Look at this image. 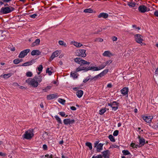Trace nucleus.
Wrapping results in <instances>:
<instances>
[{
  "instance_id": "393cba45",
  "label": "nucleus",
  "mask_w": 158,
  "mask_h": 158,
  "mask_svg": "<svg viewBox=\"0 0 158 158\" xmlns=\"http://www.w3.org/2000/svg\"><path fill=\"white\" fill-rule=\"evenodd\" d=\"M138 138L139 139V145L140 146L144 145L145 143V139L143 138H141L140 136H139Z\"/></svg>"
},
{
  "instance_id": "4c0bfd02",
  "label": "nucleus",
  "mask_w": 158,
  "mask_h": 158,
  "mask_svg": "<svg viewBox=\"0 0 158 158\" xmlns=\"http://www.w3.org/2000/svg\"><path fill=\"white\" fill-rule=\"evenodd\" d=\"M59 44L60 45L63 46L64 47H66L67 46L66 44L64 41L62 40H60L58 42Z\"/></svg>"
},
{
  "instance_id": "ea45409f",
  "label": "nucleus",
  "mask_w": 158,
  "mask_h": 158,
  "mask_svg": "<svg viewBox=\"0 0 158 158\" xmlns=\"http://www.w3.org/2000/svg\"><path fill=\"white\" fill-rule=\"evenodd\" d=\"M41 158H53L52 155H49L47 154L45 156H43L41 157Z\"/></svg>"
},
{
  "instance_id": "79ce46f5",
  "label": "nucleus",
  "mask_w": 158,
  "mask_h": 158,
  "mask_svg": "<svg viewBox=\"0 0 158 158\" xmlns=\"http://www.w3.org/2000/svg\"><path fill=\"white\" fill-rule=\"evenodd\" d=\"M108 138L111 141L113 142L115 141L114 138L112 135H110L109 136Z\"/></svg>"
},
{
  "instance_id": "412c9836",
  "label": "nucleus",
  "mask_w": 158,
  "mask_h": 158,
  "mask_svg": "<svg viewBox=\"0 0 158 158\" xmlns=\"http://www.w3.org/2000/svg\"><path fill=\"white\" fill-rule=\"evenodd\" d=\"M72 44L77 48H80L83 46V44L80 42H78L75 41L71 42Z\"/></svg>"
},
{
  "instance_id": "0eeeda50",
  "label": "nucleus",
  "mask_w": 158,
  "mask_h": 158,
  "mask_svg": "<svg viewBox=\"0 0 158 158\" xmlns=\"http://www.w3.org/2000/svg\"><path fill=\"white\" fill-rule=\"evenodd\" d=\"M105 67V66H99L98 67H96V66H89L87 68L86 71L92 70L93 71H97L103 69Z\"/></svg>"
},
{
  "instance_id": "aec40b11",
  "label": "nucleus",
  "mask_w": 158,
  "mask_h": 158,
  "mask_svg": "<svg viewBox=\"0 0 158 158\" xmlns=\"http://www.w3.org/2000/svg\"><path fill=\"white\" fill-rule=\"evenodd\" d=\"M102 154L104 158H109L110 152L109 150H106L103 152Z\"/></svg>"
},
{
  "instance_id": "ddd939ff",
  "label": "nucleus",
  "mask_w": 158,
  "mask_h": 158,
  "mask_svg": "<svg viewBox=\"0 0 158 158\" xmlns=\"http://www.w3.org/2000/svg\"><path fill=\"white\" fill-rule=\"evenodd\" d=\"M63 122L65 125H70L74 123L75 120L74 119H71L70 118H66L63 120Z\"/></svg>"
},
{
  "instance_id": "dca6fc26",
  "label": "nucleus",
  "mask_w": 158,
  "mask_h": 158,
  "mask_svg": "<svg viewBox=\"0 0 158 158\" xmlns=\"http://www.w3.org/2000/svg\"><path fill=\"white\" fill-rule=\"evenodd\" d=\"M108 69H105L101 72L100 74L96 75L95 77L97 78L102 77L105 75L108 72Z\"/></svg>"
},
{
  "instance_id": "9b49d317",
  "label": "nucleus",
  "mask_w": 158,
  "mask_h": 158,
  "mask_svg": "<svg viewBox=\"0 0 158 158\" xmlns=\"http://www.w3.org/2000/svg\"><path fill=\"white\" fill-rule=\"evenodd\" d=\"M61 53V51L59 50H56L53 52L50 57V60H52L54 58L58 56Z\"/></svg>"
},
{
  "instance_id": "c03bdc74",
  "label": "nucleus",
  "mask_w": 158,
  "mask_h": 158,
  "mask_svg": "<svg viewBox=\"0 0 158 158\" xmlns=\"http://www.w3.org/2000/svg\"><path fill=\"white\" fill-rule=\"evenodd\" d=\"M59 114L62 117H68V115H66L65 113L64 112H60L59 113Z\"/></svg>"
},
{
  "instance_id": "c85d7f7f",
  "label": "nucleus",
  "mask_w": 158,
  "mask_h": 158,
  "mask_svg": "<svg viewBox=\"0 0 158 158\" xmlns=\"http://www.w3.org/2000/svg\"><path fill=\"white\" fill-rule=\"evenodd\" d=\"M108 14H107L106 13H100L98 17L99 18L102 17L103 18L106 19L108 17Z\"/></svg>"
},
{
  "instance_id": "4be33fe9",
  "label": "nucleus",
  "mask_w": 158,
  "mask_h": 158,
  "mask_svg": "<svg viewBox=\"0 0 158 158\" xmlns=\"http://www.w3.org/2000/svg\"><path fill=\"white\" fill-rule=\"evenodd\" d=\"M41 54V52L38 50H34L32 51L31 54L32 56L39 55Z\"/></svg>"
},
{
  "instance_id": "b1692460",
  "label": "nucleus",
  "mask_w": 158,
  "mask_h": 158,
  "mask_svg": "<svg viewBox=\"0 0 158 158\" xmlns=\"http://www.w3.org/2000/svg\"><path fill=\"white\" fill-rule=\"evenodd\" d=\"M40 42V39H36L35 41L32 43L31 46V47H34L35 46H36L38 45L39 44Z\"/></svg>"
},
{
  "instance_id": "e433bc0d",
  "label": "nucleus",
  "mask_w": 158,
  "mask_h": 158,
  "mask_svg": "<svg viewBox=\"0 0 158 158\" xmlns=\"http://www.w3.org/2000/svg\"><path fill=\"white\" fill-rule=\"evenodd\" d=\"M112 62V61L111 60H108L106 61L105 63H103L102 65L101 66H103L104 65L105 66H105L108 64H111Z\"/></svg>"
},
{
  "instance_id": "f704fd0d",
  "label": "nucleus",
  "mask_w": 158,
  "mask_h": 158,
  "mask_svg": "<svg viewBox=\"0 0 158 158\" xmlns=\"http://www.w3.org/2000/svg\"><path fill=\"white\" fill-rule=\"evenodd\" d=\"M33 64L32 61H28L23 63L22 64V66H26L32 65Z\"/></svg>"
},
{
  "instance_id": "13d9d810",
  "label": "nucleus",
  "mask_w": 158,
  "mask_h": 158,
  "mask_svg": "<svg viewBox=\"0 0 158 158\" xmlns=\"http://www.w3.org/2000/svg\"><path fill=\"white\" fill-rule=\"evenodd\" d=\"M112 40L114 41H116L117 40V38L116 37L114 36L112 37Z\"/></svg>"
},
{
  "instance_id": "a18cd8bd",
  "label": "nucleus",
  "mask_w": 158,
  "mask_h": 158,
  "mask_svg": "<svg viewBox=\"0 0 158 158\" xmlns=\"http://www.w3.org/2000/svg\"><path fill=\"white\" fill-rule=\"evenodd\" d=\"M86 145L88 147L90 150L92 149V144L90 142H86L85 143Z\"/></svg>"
},
{
  "instance_id": "f257e3e1",
  "label": "nucleus",
  "mask_w": 158,
  "mask_h": 158,
  "mask_svg": "<svg viewBox=\"0 0 158 158\" xmlns=\"http://www.w3.org/2000/svg\"><path fill=\"white\" fill-rule=\"evenodd\" d=\"M42 81V77L35 76L34 78H29L26 81V82L28 85L34 87L38 86L39 83Z\"/></svg>"
},
{
  "instance_id": "3c124183",
  "label": "nucleus",
  "mask_w": 158,
  "mask_h": 158,
  "mask_svg": "<svg viewBox=\"0 0 158 158\" xmlns=\"http://www.w3.org/2000/svg\"><path fill=\"white\" fill-rule=\"evenodd\" d=\"M118 133V130L115 131L113 133V135L114 136H117Z\"/></svg>"
},
{
  "instance_id": "c756f323",
  "label": "nucleus",
  "mask_w": 158,
  "mask_h": 158,
  "mask_svg": "<svg viewBox=\"0 0 158 158\" xmlns=\"http://www.w3.org/2000/svg\"><path fill=\"white\" fill-rule=\"evenodd\" d=\"M86 69L84 67L80 66L78 67L76 70V72H79L82 70H84L85 71H86Z\"/></svg>"
},
{
  "instance_id": "6e6552de",
  "label": "nucleus",
  "mask_w": 158,
  "mask_h": 158,
  "mask_svg": "<svg viewBox=\"0 0 158 158\" xmlns=\"http://www.w3.org/2000/svg\"><path fill=\"white\" fill-rule=\"evenodd\" d=\"M14 10V8L11 7H3L1 8V11L4 14H6Z\"/></svg>"
},
{
  "instance_id": "8fccbe9b",
  "label": "nucleus",
  "mask_w": 158,
  "mask_h": 158,
  "mask_svg": "<svg viewBox=\"0 0 158 158\" xmlns=\"http://www.w3.org/2000/svg\"><path fill=\"white\" fill-rule=\"evenodd\" d=\"M46 72V73H48L49 75H51L52 73L51 71L49 70V68H47V69Z\"/></svg>"
},
{
  "instance_id": "bb28decb",
  "label": "nucleus",
  "mask_w": 158,
  "mask_h": 158,
  "mask_svg": "<svg viewBox=\"0 0 158 158\" xmlns=\"http://www.w3.org/2000/svg\"><path fill=\"white\" fill-rule=\"evenodd\" d=\"M103 144L101 143L98 144L96 147L97 148V150L98 152H100L102 150Z\"/></svg>"
},
{
  "instance_id": "473e14b6",
  "label": "nucleus",
  "mask_w": 158,
  "mask_h": 158,
  "mask_svg": "<svg viewBox=\"0 0 158 158\" xmlns=\"http://www.w3.org/2000/svg\"><path fill=\"white\" fill-rule=\"evenodd\" d=\"M84 12L85 13H94V10H92V9L88 8L84 10Z\"/></svg>"
},
{
  "instance_id": "c9c22d12",
  "label": "nucleus",
  "mask_w": 158,
  "mask_h": 158,
  "mask_svg": "<svg viewBox=\"0 0 158 158\" xmlns=\"http://www.w3.org/2000/svg\"><path fill=\"white\" fill-rule=\"evenodd\" d=\"M54 117L58 123L60 124H62V123L61 119L58 115H56L54 116Z\"/></svg>"
},
{
  "instance_id": "bf43d9fd",
  "label": "nucleus",
  "mask_w": 158,
  "mask_h": 158,
  "mask_svg": "<svg viewBox=\"0 0 158 158\" xmlns=\"http://www.w3.org/2000/svg\"><path fill=\"white\" fill-rule=\"evenodd\" d=\"M112 86V84L110 83H109L107 84V88H111Z\"/></svg>"
},
{
  "instance_id": "72a5a7b5",
  "label": "nucleus",
  "mask_w": 158,
  "mask_h": 158,
  "mask_svg": "<svg viewBox=\"0 0 158 158\" xmlns=\"http://www.w3.org/2000/svg\"><path fill=\"white\" fill-rule=\"evenodd\" d=\"M127 4L130 7H133L135 6L136 3L135 2H127Z\"/></svg>"
},
{
  "instance_id": "a878e982",
  "label": "nucleus",
  "mask_w": 158,
  "mask_h": 158,
  "mask_svg": "<svg viewBox=\"0 0 158 158\" xmlns=\"http://www.w3.org/2000/svg\"><path fill=\"white\" fill-rule=\"evenodd\" d=\"M43 69V67L42 65H39L37 68V73L39 75L40 74L41 72L42 71Z\"/></svg>"
},
{
  "instance_id": "f3484780",
  "label": "nucleus",
  "mask_w": 158,
  "mask_h": 158,
  "mask_svg": "<svg viewBox=\"0 0 158 158\" xmlns=\"http://www.w3.org/2000/svg\"><path fill=\"white\" fill-rule=\"evenodd\" d=\"M108 69H105L101 72L100 74L96 75L95 77L97 78L102 77L105 75L108 72Z\"/></svg>"
},
{
  "instance_id": "052dcab7",
  "label": "nucleus",
  "mask_w": 158,
  "mask_h": 158,
  "mask_svg": "<svg viewBox=\"0 0 158 158\" xmlns=\"http://www.w3.org/2000/svg\"><path fill=\"white\" fill-rule=\"evenodd\" d=\"M71 109L73 110H76V108L73 106L71 107Z\"/></svg>"
},
{
  "instance_id": "49530a36",
  "label": "nucleus",
  "mask_w": 158,
  "mask_h": 158,
  "mask_svg": "<svg viewBox=\"0 0 158 158\" xmlns=\"http://www.w3.org/2000/svg\"><path fill=\"white\" fill-rule=\"evenodd\" d=\"M122 153L124 155H127L130 154V152L127 150H124L123 151Z\"/></svg>"
},
{
  "instance_id": "6e6d98bb",
  "label": "nucleus",
  "mask_w": 158,
  "mask_h": 158,
  "mask_svg": "<svg viewBox=\"0 0 158 158\" xmlns=\"http://www.w3.org/2000/svg\"><path fill=\"white\" fill-rule=\"evenodd\" d=\"M110 147L112 148H119V147L118 145L114 144L112 145Z\"/></svg>"
},
{
  "instance_id": "a19ab883",
  "label": "nucleus",
  "mask_w": 158,
  "mask_h": 158,
  "mask_svg": "<svg viewBox=\"0 0 158 158\" xmlns=\"http://www.w3.org/2000/svg\"><path fill=\"white\" fill-rule=\"evenodd\" d=\"M22 61V59H17L14 60L13 61V62L15 64H17L21 62Z\"/></svg>"
},
{
  "instance_id": "09e8293b",
  "label": "nucleus",
  "mask_w": 158,
  "mask_h": 158,
  "mask_svg": "<svg viewBox=\"0 0 158 158\" xmlns=\"http://www.w3.org/2000/svg\"><path fill=\"white\" fill-rule=\"evenodd\" d=\"M92 158H102V156L101 155H94Z\"/></svg>"
},
{
  "instance_id": "2f4dec72",
  "label": "nucleus",
  "mask_w": 158,
  "mask_h": 158,
  "mask_svg": "<svg viewBox=\"0 0 158 158\" xmlns=\"http://www.w3.org/2000/svg\"><path fill=\"white\" fill-rule=\"evenodd\" d=\"M107 109L106 107L102 108L99 111V114L100 115L103 114L106 111Z\"/></svg>"
},
{
  "instance_id": "423d86ee",
  "label": "nucleus",
  "mask_w": 158,
  "mask_h": 158,
  "mask_svg": "<svg viewBox=\"0 0 158 158\" xmlns=\"http://www.w3.org/2000/svg\"><path fill=\"white\" fill-rule=\"evenodd\" d=\"M108 105L112 108V110L115 111L118 109L119 104L116 101H114L108 103Z\"/></svg>"
},
{
  "instance_id": "864d4df0",
  "label": "nucleus",
  "mask_w": 158,
  "mask_h": 158,
  "mask_svg": "<svg viewBox=\"0 0 158 158\" xmlns=\"http://www.w3.org/2000/svg\"><path fill=\"white\" fill-rule=\"evenodd\" d=\"M37 16V15L36 14H33V15H30V17L31 18H35L36 16Z\"/></svg>"
},
{
  "instance_id": "58836bf2",
  "label": "nucleus",
  "mask_w": 158,
  "mask_h": 158,
  "mask_svg": "<svg viewBox=\"0 0 158 158\" xmlns=\"http://www.w3.org/2000/svg\"><path fill=\"white\" fill-rule=\"evenodd\" d=\"M70 75L71 76L73 77L74 79L77 78V77L78 76L77 75L76 72L75 73L71 72L70 74Z\"/></svg>"
},
{
  "instance_id": "37998d69",
  "label": "nucleus",
  "mask_w": 158,
  "mask_h": 158,
  "mask_svg": "<svg viewBox=\"0 0 158 158\" xmlns=\"http://www.w3.org/2000/svg\"><path fill=\"white\" fill-rule=\"evenodd\" d=\"M58 102L64 105L65 103V101L61 98H59L58 100Z\"/></svg>"
},
{
  "instance_id": "338daca9",
  "label": "nucleus",
  "mask_w": 158,
  "mask_h": 158,
  "mask_svg": "<svg viewBox=\"0 0 158 158\" xmlns=\"http://www.w3.org/2000/svg\"><path fill=\"white\" fill-rule=\"evenodd\" d=\"M64 56V54H61L59 56V57L60 58H62Z\"/></svg>"
},
{
  "instance_id": "774afa93",
  "label": "nucleus",
  "mask_w": 158,
  "mask_h": 158,
  "mask_svg": "<svg viewBox=\"0 0 158 158\" xmlns=\"http://www.w3.org/2000/svg\"><path fill=\"white\" fill-rule=\"evenodd\" d=\"M155 73L156 74H158V68L156 69L155 71Z\"/></svg>"
},
{
  "instance_id": "6ab92c4d",
  "label": "nucleus",
  "mask_w": 158,
  "mask_h": 158,
  "mask_svg": "<svg viewBox=\"0 0 158 158\" xmlns=\"http://www.w3.org/2000/svg\"><path fill=\"white\" fill-rule=\"evenodd\" d=\"M102 56H104L111 57L113 56V54L109 51H105L102 53Z\"/></svg>"
},
{
  "instance_id": "9d476101",
  "label": "nucleus",
  "mask_w": 158,
  "mask_h": 158,
  "mask_svg": "<svg viewBox=\"0 0 158 158\" xmlns=\"http://www.w3.org/2000/svg\"><path fill=\"white\" fill-rule=\"evenodd\" d=\"M141 117L145 122L149 123L151 122L153 118V116L148 115H142Z\"/></svg>"
},
{
  "instance_id": "20e7f679",
  "label": "nucleus",
  "mask_w": 158,
  "mask_h": 158,
  "mask_svg": "<svg viewBox=\"0 0 158 158\" xmlns=\"http://www.w3.org/2000/svg\"><path fill=\"white\" fill-rule=\"evenodd\" d=\"M86 52V50L85 49H78L76 50L75 54L77 56L85 57L87 55Z\"/></svg>"
},
{
  "instance_id": "cd10ccee",
  "label": "nucleus",
  "mask_w": 158,
  "mask_h": 158,
  "mask_svg": "<svg viewBox=\"0 0 158 158\" xmlns=\"http://www.w3.org/2000/svg\"><path fill=\"white\" fill-rule=\"evenodd\" d=\"M83 92L82 90L77 91L76 92V95L78 98H80L83 95Z\"/></svg>"
},
{
  "instance_id": "5fc2aeb1",
  "label": "nucleus",
  "mask_w": 158,
  "mask_h": 158,
  "mask_svg": "<svg viewBox=\"0 0 158 158\" xmlns=\"http://www.w3.org/2000/svg\"><path fill=\"white\" fill-rule=\"evenodd\" d=\"M154 15L158 18V10H156L154 13Z\"/></svg>"
},
{
  "instance_id": "5701e85b",
  "label": "nucleus",
  "mask_w": 158,
  "mask_h": 158,
  "mask_svg": "<svg viewBox=\"0 0 158 158\" xmlns=\"http://www.w3.org/2000/svg\"><path fill=\"white\" fill-rule=\"evenodd\" d=\"M57 97V96L56 94H53L48 95L47 96V99L48 100H51L55 98H56Z\"/></svg>"
},
{
  "instance_id": "1a4fd4ad",
  "label": "nucleus",
  "mask_w": 158,
  "mask_h": 158,
  "mask_svg": "<svg viewBox=\"0 0 158 158\" xmlns=\"http://www.w3.org/2000/svg\"><path fill=\"white\" fill-rule=\"evenodd\" d=\"M139 11L142 13H144L148 12L150 10V9L144 5L140 6L138 8Z\"/></svg>"
},
{
  "instance_id": "f03ea898",
  "label": "nucleus",
  "mask_w": 158,
  "mask_h": 158,
  "mask_svg": "<svg viewBox=\"0 0 158 158\" xmlns=\"http://www.w3.org/2000/svg\"><path fill=\"white\" fill-rule=\"evenodd\" d=\"M34 136V131L33 129H30L26 131L23 135L22 137L23 139L30 140Z\"/></svg>"
},
{
  "instance_id": "7c9ffc66",
  "label": "nucleus",
  "mask_w": 158,
  "mask_h": 158,
  "mask_svg": "<svg viewBox=\"0 0 158 158\" xmlns=\"http://www.w3.org/2000/svg\"><path fill=\"white\" fill-rule=\"evenodd\" d=\"M12 75L11 73H8L6 74L1 75L0 77H3L4 79H7L10 77Z\"/></svg>"
},
{
  "instance_id": "680f3d73",
  "label": "nucleus",
  "mask_w": 158,
  "mask_h": 158,
  "mask_svg": "<svg viewBox=\"0 0 158 158\" xmlns=\"http://www.w3.org/2000/svg\"><path fill=\"white\" fill-rule=\"evenodd\" d=\"M99 141H97L95 142V143H94V147H95L97 146L98 145V143H99Z\"/></svg>"
},
{
  "instance_id": "39448f33",
  "label": "nucleus",
  "mask_w": 158,
  "mask_h": 158,
  "mask_svg": "<svg viewBox=\"0 0 158 158\" xmlns=\"http://www.w3.org/2000/svg\"><path fill=\"white\" fill-rule=\"evenodd\" d=\"M74 60L75 62L78 64L81 65L85 64L89 65L90 64L89 62H87L86 61L79 57L75 58L74 59Z\"/></svg>"
},
{
  "instance_id": "a211bd4d",
  "label": "nucleus",
  "mask_w": 158,
  "mask_h": 158,
  "mask_svg": "<svg viewBox=\"0 0 158 158\" xmlns=\"http://www.w3.org/2000/svg\"><path fill=\"white\" fill-rule=\"evenodd\" d=\"M108 69H105L101 72L100 74L96 75L95 77L97 78L102 77L105 75L108 72Z\"/></svg>"
},
{
  "instance_id": "f8f14e48",
  "label": "nucleus",
  "mask_w": 158,
  "mask_h": 158,
  "mask_svg": "<svg viewBox=\"0 0 158 158\" xmlns=\"http://www.w3.org/2000/svg\"><path fill=\"white\" fill-rule=\"evenodd\" d=\"M30 49H27L21 51L19 56V57L20 58H23L26 56L30 52Z\"/></svg>"
},
{
  "instance_id": "e2e57ef3",
  "label": "nucleus",
  "mask_w": 158,
  "mask_h": 158,
  "mask_svg": "<svg viewBox=\"0 0 158 158\" xmlns=\"http://www.w3.org/2000/svg\"><path fill=\"white\" fill-rule=\"evenodd\" d=\"M98 31L97 32V33H99L100 32L102 31V28H100V27H99V28H98Z\"/></svg>"
},
{
  "instance_id": "7ed1b4c3",
  "label": "nucleus",
  "mask_w": 158,
  "mask_h": 158,
  "mask_svg": "<svg viewBox=\"0 0 158 158\" xmlns=\"http://www.w3.org/2000/svg\"><path fill=\"white\" fill-rule=\"evenodd\" d=\"M135 41L138 43L140 44L141 45H145V44L143 42L144 40L143 37L139 34H136L134 35Z\"/></svg>"
},
{
  "instance_id": "4468645a",
  "label": "nucleus",
  "mask_w": 158,
  "mask_h": 158,
  "mask_svg": "<svg viewBox=\"0 0 158 158\" xmlns=\"http://www.w3.org/2000/svg\"><path fill=\"white\" fill-rule=\"evenodd\" d=\"M129 89L127 87H124L121 90V93L123 95L126 96L127 97L128 96V92Z\"/></svg>"
},
{
  "instance_id": "0e129e2a",
  "label": "nucleus",
  "mask_w": 158,
  "mask_h": 158,
  "mask_svg": "<svg viewBox=\"0 0 158 158\" xmlns=\"http://www.w3.org/2000/svg\"><path fill=\"white\" fill-rule=\"evenodd\" d=\"M89 79L88 78H87L86 79H84L83 81V82H84V83H85L88 80H89Z\"/></svg>"
},
{
  "instance_id": "2eb2a0df",
  "label": "nucleus",
  "mask_w": 158,
  "mask_h": 158,
  "mask_svg": "<svg viewBox=\"0 0 158 158\" xmlns=\"http://www.w3.org/2000/svg\"><path fill=\"white\" fill-rule=\"evenodd\" d=\"M108 69H105L101 72L100 74L96 75L95 77L97 78L102 77L105 75L108 72Z\"/></svg>"
},
{
  "instance_id": "de8ad7c7",
  "label": "nucleus",
  "mask_w": 158,
  "mask_h": 158,
  "mask_svg": "<svg viewBox=\"0 0 158 158\" xmlns=\"http://www.w3.org/2000/svg\"><path fill=\"white\" fill-rule=\"evenodd\" d=\"M26 75L27 77H31L32 76L33 74L31 72L28 71L27 72Z\"/></svg>"
},
{
  "instance_id": "69168bd1",
  "label": "nucleus",
  "mask_w": 158,
  "mask_h": 158,
  "mask_svg": "<svg viewBox=\"0 0 158 158\" xmlns=\"http://www.w3.org/2000/svg\"><path fill=\"white\" fill-rule=\"evenodd\" d=\"M19 88L21 89H26V88H25V87H24V86H22L19 85Z\"/></svg>"
},
{
  "instance_id": "4d7b16f0",
  "label": "nucleus",
  "mask_w": 158,
  "mask_h": 158,
  "mask_svg": "<svg viewBox=\"0 0 158 158\" xmlns=\"http://www.w3.org/2000/svg\"><path fill=\"white\" fill-rule=\"evenodd\" d=\"M43 149L45 150H46L47 149V146L45 144H44L43 146Z\"/></svg>"
},
{
  "instance_id": "603ef678",
  "label": "nucleus",
  "mask_w": 158,
  "mask_h": 158,
  "mask_svg": "<svg viewBox=\"0 0 158 158\" xmlns=\"http://www.w3.org/2000/svg\"><path fill=\"white\" fill-rule=\"evenodd\" d=\"M130 145L133 148H137V146L135 144V143H131Z\"/></svg>"
}]
</instances>
